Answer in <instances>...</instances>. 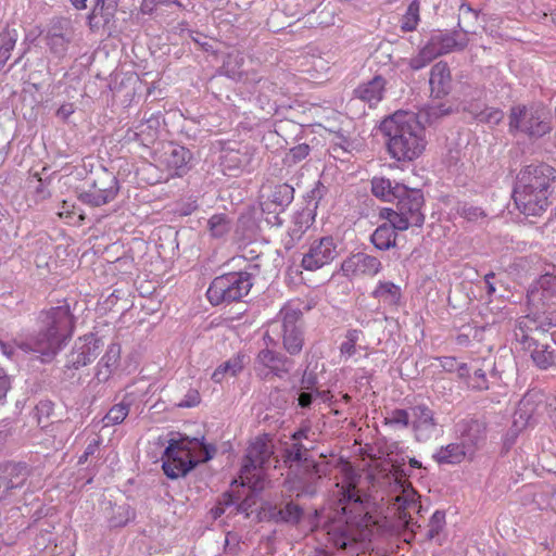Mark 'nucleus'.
Instances as JSON below:
<instances>
[{"mask_svg":"<svg viewBox=\"0 0 556 556\" xmlns=\"http://www.w3.org/2000/svg\"><path fill=\"white\" fill-rule=\"evenodd\" d=\"M387 151L397 162H410L426 148L425 127L412 112L396 111L380 124Z\"/></svg>","mask_w":556,"mask_h":556,"instance_id":"1","label":"nucleus"},{"mask_svg":"<svg viewBox=\"0 0 556 556\" xmlns=\"http://www.w3.org/2000/svg\"><path fill=\"white\" fill-rule=\"evenodd\" d=\"M556 179V170L546 163L523 166L516 176L513 199L526 216H539L551 202V184Z\"/></svg>","mask_w":556,"mask_h":556,"instance_id":"2","label":"nucleus"},{"mask_svg":"<svg viewBox=\"0 0 556 556\" xmlns=\"http://www.w3.org/2000/svg\"><path fill=\"white\" fill-rule=\"evenodd\" d=\"M40 329L29 338L26 345L39 353L42 359L51 361L68 342L75 329V317L67 300L62 304L42 311L39 316Z\"/></svg>","mask_w":556,"mask_h":556,"instance_id":"3","label":"nucleus"},{"mask_svg":"<svg viewBox=\"0 0 556 556\" xmlns=\"http://www.w3.org/2000/svg\"><path fill=\"white\" fill-rule=\"evenodd\" d=\"M549 111L543 104H516L510 106L508 114V132L513 136L520 132L529 139H540L552 130Z\"/></svg>","mask_w":556,"mask_h":556,"instance_id":"4","label":"nucleus"},{"mask_svg":"<svg viewBox=\"0 0 556 556\" xmlns=\"http://www.w3.org/2000/svg\"><path fill=\"white\" fill-rule=\"evenodd\" d=\"M253 287V274L248 269L230 271L215 277L206 291L208 302L214 305L240 302Z\"/></svg>","mask_w":556,"mask_h":556,"instance_id":"5","label":"nucleus"},{"mask_svg":"<svg viewBox=\"0 0 556 556\" xmlns=\"http://www.w3.org/2000/svg\"><path fill=\"white\" fill-rule=\"evenodd\" d=\"M466 35L467 33L465 31L464 36H459L458 30H435L431 33L418 54L409 59V67L413 71H419L441 55L465 50L469 42Z\"/></svg>","mask_w":556,"mask_h":556,"instance_id":"6","label":"nucleus"},{"mask_svg":"<svg viewBox=\"0 0 556 556\" xmlns=\"http://www.w3.org/2000/svg\"><path fill=\"white\" fill-rule=\"evenodd\" d=\"M191 443L188 437L168 441L162 457V469L168 479L186 477L199 465V460L191 454Z\"/></svg>","mask_w":556,"mask_h":556,"instance_id":"7","label":"nucleus"},{"mask_svg":"<svg viewBox=\"0 0 556 556\" xmlns=\"http://www.w3.org/2000/svg\"><path fill=\"white\" fill-rule=\"evenodd\" d=\"M119 191V182L114 173L101 168L92 175L87 190L78 193V200L91 207H98L112 202Z\"/></svg>","mask_w":556,"mask_h":556,"instance_id":"8","label":"nucleus"},{"mask_svg":"<svg viewBox=\"0 0 556 556\" xmlns=\"http://www.w3.org/2000/svg\"><path fill=\"white\" fill-rule=\"evenodd\" d=\"M281 339L285 351L291 355H299L304 346L303 313L300 308L286 306L280 311Z\"/></svg>","mask_w":556,"mask_h":556,"instance_id":"9","label":"nucleus"},{"mask_svg":"<svg viewBox=\"0 0 556 556\" xmlns=\"http://www.w3.org/2000/svg\"><path fill=\"white\" fill-rule=\"evenodd\" d=\"M394 203L402 215V218L397 220L401 231L408 229L409 226L421 227L424 225L425 214L421 208L425 204V198L420 189L405 186V191L399 193Z\"/></svg>","mask_w":556,"mask_h":556,"instance_id":"10","label":"nucleus"},{"mask_svg":"<svg viewBox=\"0 0 556 556\" xmlns=\"http://www.w3.org/2000/svg\"><path fill=\"white\" fill-rule=\"evenodd\" d=\"M268 189V194L261 203V210L265 215L267 224L280 227L283 224V219L280 215L292 203L294 199V188L283 182L269 186Z\"/></svg>","mask_w":556,"mask_h":556,"instance_id":"11","label":"nucleus"},{"mask_svg":"<svg viewBox=\"0 0 556 556\" xmlns=\"http://www.w3.org/2000/svg\"><path fill=\"white\" fill-rule=\"evenodd\" d=\"M320 479V465L315 460L304 465H299L294 469L290 467L286 484L288 485L289 491L295 493L296 497H313L317 493Z\"/></svg>","mask_w":556,"mask_h":556,"instance_id":"12","label":"nucleus"},{"mask_svg":"<svg viewBox=\"0 0 556 556\" xmlns=\"http://www.w3.org/2000/svg\"><path fill=\"white\" fill-rule=\"evenodd\" d=\"M75 37L76 30L70 18L54 17L48 25L45 41L54 56L63 59Z\"/></svg>","mask_w":556,"mask_h":556,"instance_id":"13","label":"nucleus"},{"mask_svg":"<svg viewBox=\"0 0 556 556\" xmlns=\"http://www.w3.org/2000/svg\"><path fill=\"white\" fill-rule=\"evenodd\" d=\"M339 256L338 244L333 237L326 236L314 240L303 254L301 266L305 270H317L330 264Z\"/></svg>","mask_w":556,"mask_h":556,"instance_id":"14","label":"nucleus"},{"mask_svg":"<svg viewBox=\"0 0 556 556\" xmlns=\"http://www.w3.org/2000/svg\"><path fill=\"white\" fill-rule=\"evenodd\" d=\"M155 161L173 172V175L182 177L191 168L192 153L173 141L163 142L161 150L155 154Z\"/></svg>","mask_w":556,"mask_h":556,"instance_id":"15","label":"nucleus"},{"mask_svg":"<svg viewBox=\"0 0 556 556\" xmlns=\"http://www.w3.org/2000/svg\"><path fill=\"white\" fill-rule=\"evenodd\" d=\"M104 342L96 333H87L75 341L67 355L66 367L78 369L90 364L102 352Z\"/></svg>","mask_w":556,"mask_h":556,"instance_id":"16","label":"nucleus"},{"mask_svg":"<svg viewBox=\"0 0 556 556\" xmlns=\"http://www.w3.org/2000/svg\"><path fill=\"white\" fill-rule=\"evenodd\" d=\"M455 430L458 441H460L471 454L484 443L486 438V422L483 419L470 416L460 419L456 424Z\"/></svg>","mask_w":556,"mask_h":556,"instance_id":"17","label":"nucleus"},{"mask_svg":"<svg viewBox=\"0 0 556 556\" xmlns=\"http://www.w3.org/2000/svg\"><path fill=\"white\" fill-rule=\"evenodd\" d=\"M410 427L418 442L429 441L438 431V420L434 412L427 404L410 407Z\"/></svg>","mask_w":556,"mask_h":556,"instance_id":"18","label":"nucleus"},{"mask_svg":"<svg viewBox=\"0 0 556 556\" xmlns=\"http://www.w3.org/2000/svg\"><path fill=\"white\" fill-rule=\"evenodd\" d=\"M294 366V362L286 354L271 349H262L255 358V369H268L264 375L267 378L269 374L278 378L287 376Z\"/></svg>","mask_w":556,"mask_h":556,"instance_id":"19","label":"nucleus"},{"mask_svg":"<svg viewBox=\"0 0 556 556\" xmlns=\"http://www.w3.org/2000/svg\"><path fill=\"white\" fill-rule=\"evenodd\" d=\"M262 509L265 519L275 523L298 526L304 516V509L292 501L280 505L266 503Z\"/></svg>","mask_w":556,"mask_h":556,"instance_id":"20","label":"nucleus"},{"mask_svg":"<svg viewBox=\"0 0 556 556\" xmlns=\"http://www.w3.org/2000/svg\"><path fill=\"white\" fill-rule=\"evenodd\" d=\"M161 117L162 115L160 113H152L149 117L144 115L135 129L127 131L126 138L128 140L138 141L143 147H151L159 138Z\"/></svg>","mask_w":556,"mask_h":556,"instance_id":"21","label":"nucleus"},{"mask_svg":"<svg viewBox=\"0 0 556 556\" xmlns=\"http://www.w3.org/2000/svg\"><path fill=\"white\" fill-rule=\"evenodd\" d=\"M382 265L381 262L372 255L364 252H357L345 258L341 264V270L344 275H377Z\"/></svg>","mask_w":556,"mask_h":556,"instance_id":"22","label":"nucleus"},{"mask_svg":"<svg viewBox=\"0 0 556 556\" xmlns=\"http://www.w3.org/2000/svg\"><path fill=\"white\" fill-rule=\"evenodd\" d=\"M328 535L337 548L349 549L357 543L359 531L356 523L338 520L329 526Z\"/></svg>","mask_w":556,"mask_h":556,"instance_id":"23","label":"nucleus"},{"mask_svg":"<svg viewBox=\"0 0 556 556\" xmlns=\"http://www.w3.org/2000/svg\"><path fill=\"white\" fill-rule=\"evenodd\" d=\"M254 152L255 150L249 146L224 150L222 155L224 170L228 172L231 176H236L237 173L244 170L251 165Z\"/></svg>","mask_w":556,"mask_h":556,"instance_id":"24","label":"nucleus"},{"mask_svg":"<svg viewBox=\"0 0 556 556\" xmlns=\"http://www.w3.org/2000/svg\"><path fill=\"white\" fill-rule=\"evenodd\" d=\"M397 483L401 489V493L395 497L394 505H396L399 519L406 528H408L413 519L408 510L417 507L419 496L407 480H403L401 478Z\"/></svg>","mask_w":556,"mask_h":556,"instance_id":"25","label":"nucleus"},{"mask_svg":"<svg viewBox=\"0 0 556 556\" xmlns=\"http://www.w3.org/2000/svg\"><path fill=\"white\" fill-rule=\"evenodd\" d=\"M273 454L271 447L263 439H256L247 450L242 473H250L257 468H264Z\"/></svg>","mask_w":556,"mask_h":556,"instance_id":"26","label":"nucleus"},{"mask_svg":"<svg viewBox=\"0 0 556 556\" xmlns=\"http://www.w3.org/2000/svg\"><path fill=\"white\" fill-rule=\"evenodd\" d=\"M386 85V78L376 75L370 80L359 84L353 90V96L355 99L368 103L369 108H374L383 99Z\"/></svg>","mask_w":556,"mask_h":556,"instance_id":"27","label":"nucleus"},{"mask_svg":"<svg viewBox=\"0 0 556 556\" xmlns=\"http://www.w3.org/2000/svg\"><path fill=\"white\" fill-rule=\"evenodd\" d=\"M429 85L431 96L435 99H442L451 92L452 76L446 62L440 61L431 67Z\"/></svg>","mask_w":556,"mask_h":556,"instance_id":"28","label":"nucleus"},{"mask_svg":"<svg viewBox=\"0 0 556 556\" xmlns=\"http://www.w3.org/2000/svg\"><path fill=\"white\" fill-rule=\"evenodd\" d=\"M530 353L534 365L542 369L556 368V346L551 340L536 339L530 349H526Z\"/></svg>","mask_w":556,"mask_h":556,"instance_id":"29","label":"nucleus"},{"mask_svg":"<svg viewBox=\"0 0 556 556\" xmlns=\"http://www.w3.org/2000/svg\"><path fill=\"white\" fill-rule=\"evenodd\" d=\"M371 193L384 202H394L399 193L405 191V185L386 177H374L370 180Z\"/></svg>","mask_w":556,"mask_h":556,"instance_id":"30","label":"nucleus"},{"mask_svg":"<svg viewBox=\"0 0 556 556\" xmlns=\"http://www.w3.org/2000/svg\"><path fill=\"white\" fill-rule=\"evenodd\" d=\"M401 231L397 223L379 225L370 236V242L377 250L388 251L396 247L397 232Z\"/></svg>","mask_w":556,"mask_h":556,"instance_id":"31","label":"nucleus"},{"mask_svg":"<svg viewBox=\"0 0 556 556\" xmlns=\"http://www.w3.org/2000/svg\"><path fill=\"white\" fill-rule=\"evenodd\" d=\"M538 393H527L518 403L517 409L514 414V424L521 427H526L531 424L534 415L542 402L536 401Z\"/></svg>","mask_w":556,"mask_h":556,"instance_id":"32","label":"nucleus"},{"mask_svg":"<svg viewBox=\"0 0 556 556\" xmlns=\"http://www.w3.org/2000/svg\"><path fill=\"white\" fill-rule=\"evenodd\" d=\"M515 338L522 345V349H530L531 344L540 338L535 319L529 316L520 317L515 326Z\"/></svg>","mask_w":556,"mask_h":556,"instance_id":"33","label":"nucleus"},{"mask_svg":"<svg viewBox=\"0 0 556 556\" xmlns=\"http://www.w3.org/2000/svg\"><path fill=\"white\" fill-rule=\"evenodd\" d=\"M312 448V446L307 447L302 442L286 443L282 450V457L285 463H295L296 466H299L315 462L311 455Z\"/></svg>","mask_w":556,"mask_h":556,"instance_id":"34","label":"nucleus"},{"mask_svg":"<svg viewBox=\"0 0 556 556\" xmlns=\"http://www.w3.org/2000/svg\"><path fill=\"white\" fill-rule=\"evenodd\" d=\"M467 455L472 454L469 453V450L459 441L458 443H451L445 447H441L433 457L439 464H458Z\"/></svg>","mask_w":556,"mask_h":556,"instance_id":"35","label":"nucleus"},{"mask_svg":"<svg viewBox=\"0 0 556 556\" xmlns=\"http://www.w3.org/2000/svg\"><path fill=\"white\" fill-rule=\"evenodd\" d=\"M314 219L315 215L313 214V210L311 207H305L294 215L293 226L289 229L288 232L292 244L302 238L303 233L309 228Z\"/></svg>","mask_w":556,"mask_h":556,"instance_id":"36","label":"nucleus"},{"mask_svg":"<svg viewBox=\"0 0 556 556\" xmlns=\"http://www.w3.org/2000/svg\"><path fill=\"white\" fill-rule=\"evenodd\" d=\"M131 400L125 395L121 403L113 405L102 421L104 426H115L122 424L129 414Z\"/></svg>","mask_w":556,"mask_h":556,"instance_id":"37","label":"nucleus"},{"mask_svg":"<svg viewBox=\"0 0 556 556\" xmlns=\"http://www.w3.org/2000/svg\"><path fill=\"white\" fill-rule=\"evenodd\" d=\"M117 11V2L114 0H94L91 13L88 15L89 24L92 27L93 20L101 16L104 24H108Z\"/></svg>","mask_w":556,"mask_h":556,"instance_id":"38","label":"nucleus"},{"mask_svg":"<svg viewBox=\"0 0 556 556\" xmlns=\"http://www.w3.org/2000/svg\"><path fill=\"white\" fill-rule=\"evenodd\" d=\"M243 368V356L237 355L220 364L212 374L211 379L222 383L226 375L236 376Z\"/></svg>","mask_w":556,"mask_h":556,"instance_id":"39","label":"nucleus"},{"mask_svg":"<svg viewBox=\"0 0 556 556\" xmlns=\"http://www.w3.org/2000/svg\"><path fill=\"white\" fill-rule=\"evenodd\" d=\"M231 222L226 214H214L207 220V230L211 237L222 239L229 233Z\"/></svg>","mask_w":556,"mask_h":556,"instance_id":"40","label":"nucleus"},{"mask_svg":"<svg viewBox=\"0 0 556 556\" xmlns=\"http://www.w3.org/2000/svg\"><path fill=\"white\" fill-rule=\"evenodd\" d=\"M420 2L418 0H413L407 9L405 14L402 16L400 21V28L403 33H410L416 30L419 22H420Z\"/></svg>","mask_w":556,"mask_h":556,"instance_id":"41","label":"nucleus"},{"mask_svg":"<svg viewBox=\"0 0 556 556\" xmlns=\"http://www.w3.org/2000/svg\"><path fill=\"white\" fill-rule=\"evenodd\" d=\"M372 296L376 299H382L389 304L396 305L401 299V289L393 282H379L377 288L372 291Z\"/></svg>","mask_w":556,"mask_h":556,"instance_id":"42","label":"nucleus"},{"mask_svg":"<svg viewBox=\"0 0 556 556\" xmlns=\"http://www.w3.org/2000/svg\"><path fill=\"white\" fill-rule=\"evenodd\" d=\"M551 267L552 271H546L538 279V286L546 301H553L556 298V266L552 265Z\"/></svg>","mask_w":556,"mask_h":556,"instance_id":"43","label":"nucleus"},{"mask_svg":"<svg viewBox=\"0 0 556 556\" xmlns=\"http://www.w3.org/2000/svg\"><path fill=\"white\" fill-rule=\"evenodd\" d=\"M3 473L14 480L15 484L24 486L30 475V469L26 463H8L4 465Z\"/></svg>","mask_w":556,"mask_h":556,"instance_id":"44","label":"nucleus"},{"mask_svg":"<svg viewBox=\"0 0 556 556\" xmlns=\"http://www.w3.org/2000/svg\"><path fill=\"white\" fill-rule=\"evenodd\" d=\"M17 41V33L15 29H8L0 35V70L4 66L11 56V52Z\"/></svg>","mask_w":556,"mask_h":556,"instance_id":"45","label":"nucleus"},{"mask_svg":"<svg viewBox=\"0 0 556 556\" xmlns=\"http://www.w3.org/2000/svg\"><path fill=\"white\" fill-rule=\"evenodd\" d=\"M135 518V511L128 504L115 506L113 515L110 517V527L121 528L126 526L131 519Z\"/></svg>","mask_w":556,"mask_h":556,"instance_id":"46","label":"nucleus"},{"mask_svg":"<svg viewBox=\"0 0 556 556\" xmlns=\"http://www.w3.org/2000/svg\"><path fill=\"white\" fill-rule=\"evenodd\" d=\"M311 152V147L306 143H300L293 148H291L283 157V163L288 166H293L301 161H303L306 156H308Z\"/></svg>","mask_w":556,"mask_h":556,"instance_id":"47","label":"nucleus"},{"mask_svg":"<svg viewBox=\"0 0 556 556\" xmlns=\"http://www.w3.org/2000/svg\"><path fill=\"white\" fill-rule=\"evenodd\" d=\"M410 409L395 408L391 410L389 416L384 418V424L390 426H397L401 428H407L410 426Z\"/></svg>","mask_w":556,"mask_h":556,"instance_id":"48","label":"nucleus"},{"mask_svg":"<svg viewBox=\"0 0 556 556\" xmlns=\"http://www.w3.org/2000/svg\"><path fill=\"white\" fill-rule=\"evenodd\" d=\"M341 502L343 503L342 510L346 514L348 508L352 506L351 511L355 510L358 515L362 513L363 501L361 495L354 489H348L343 492Z\"/></svg>","mask_w":556,"mask_h":556,"instance_id":"49","label":"nucleus"},{"mask_svg":"<svg viewBox=\"0 0 556 556\" xmlns=\"http://www.w3.org/2000/svg\"><path fill=\"white\" fill-rule=\"evenodd\" d=\"M327 191V187L318 180L315 182L314 188L305 194L306 207H311L314 215L319 201L326 195Z\"/></svg>","mask_w":556,"mask_h":556,"instance_id":"50","label":"nucleus"},{"mask_svg":"<svg viewBox=\"0 0 556 556\" xmlns=\"http://www.w3.org/2000/svg\"><path fill=\"white\" fill-rule=\"evenodd\" d=\"M121 357V345L112 343L108 346L105 354L100 359L99 364L114 371L117 367Z\"/></svg>","mask_w":556,"mask_h":556,"instance_id":"51","label":"nucleus"},{"mask_svg":"<svg viewBox=\"0 0 556 556\" xmlns=\"http://www.w3.org/2000/svg\"><path fill=\"white\" fill-rule=\"evenodd\" d=\"M478 123L488 124L490 126H496L505 117L504 112L501 109L492 108V106H484L482 113L479 115Z\"/></svg>","mask_w":556,"mask_h":556,"instance_id":"52","label":"nucleus"},{"mask_svg":"<svg viewBox=\"0 0 556 556\" xmlns=\"http://www.w3.org/2000/svg\"><path fill=\"white\" fill-rule=\"evenodd\" d=\"M445 526V513L442 510H435L431 516L428 525L427 538L433 540L440 534Z\"/></svg>","mask_w":556,"mask_h":556,"instance_id":"53","label":"nucleus"},{"mask_svg":"<svg viewBox=\"0 0 556 556\" xmlns=\"http://www.w3.org/2000/svg\"><path fill=\"white\" fill-rule=\"evenodd\" d=\"M362 334V331L358 329H350L346 332L345 341L341 343L340 351L342 354H346L349 356H352L355 354V345Z\"/></svg>","mask_w":556,"mask_h":556,"instance_id":"54","label":"nucleus"},{"mask_svg":"<svg viewBox=\"0 0 556 556\" xmlns=\"http://www.w3.org/2000/svg\"><path fill=\"white\" fill-rule=\"evenodd\" d=\"M190 441H192L191 445L202 446V456H201V459H198L199 464L208 462L215 456V454L217 452L216 446L213 444L204 443V437L192 438V439H190Z\"/></svg>","mask_w":556,"mask_h":556,"instance_id":"55","label":"nucleus"},{"mask_svg":"<svg viewBox=\"0 0 556 556\" xmlns=\"http://www.w3.org/2000/svg\"><path fill=\"white\" fill-rule=\"evenodd\" d=\"M172 3L176 4L179 8L182 7L179 0H142L140 11L142 14L151 15L156 7L169 5Z\"/></svg>","mask_w":556,"mask_h":556,"instance_id":"56","label":"nucleus"},{"mask_svg":"<svg viewBox=\"0 0 556 556\" xmlns=\"http://www.w3.org/2000/svg\"><path fill=\"white\" fill-rule=\"evenodd\" d=\"M458 214L467 219L468 222H476L479 218L485 217V214L481 207L464 204L458 207Z\"/></svg>","mask_w":556,"mask_h":556,"instance_id":"57","label":"nucleus"},{"mask_svg":"<svg viewBox=\"0 0 556 556\" xmlns=\"http://www.w3.org/2000/svg\"><path fill=\"white\" fill-rule=\"evenodd\" d=\"M469 387L477 391H484L489 389L486 374L483 369L478 368L473 371V376L468 382Z\"/></svg>","mask_w":556,"mask_h":556,"instance_id":"58","label":"nucleus"},{"mask_svg":"<svg viewBox=\"0 0 556 556\" xmlns=\"http://www.w3.org/2000/svg\"><path fill=\"white\" fill-rule=\"evenodd\" d=\"M199 208L198 202L194 199H187L177 204L176 213L180 216L191 215Z\"/></svg>","mask_w":556,"mask_h":556,"instance_id":"59","label":"nucleus"},{"mask_svg":"<svg viewBox=\"0 0 556 556\" xmlns=\"http://www.w3.org/2000/svg\"><path fill=\"white\" fill-rule=\"evenodd\" d=\"M481 333L476 327H471L469 325L463 326L460 333L457 336L456 341L458 344H468L470 338H478Z\"/></svg>","mask_w":556,"mask_h":556,"instance_id":"60","label":"nucleus"},{"mask_svg":"<svg viewBox=\"0 0 556 556\" xmlns=\"http://www.w3.org/2000/svg\"><path fill=\"white\" fill-rule=\"evenodd\" d=\"M315 399V390L301 389L298 394V405L301 408H309Z\"/></svg>","mask_w":556,"mask_h":556,"instance_id":"61","label":"nucleus"},{"mask_svg":"<svg viewBox=\"0 0 556 556\" xmlns=\"http://www.w3.org/2000/svg\"><path fill=\"white\" fill-rule=\"evenodd\" d=\"M318 379L315 372L305 370L301 379V389L304 390H316Z\"/></svg>","mask_w":556,"mask_h":556,"instance_id":"62","label":"nucleus"},{"mask_svg":"<svg viewBox=\"0 0 556 556\" xmlns=\"http://www.w3.org/2000/svg\"><path fill=\"white\" fill-rule=\"evenodd\" d=\"M380 218L386 219L387 224H396L400 218H402V215L400 214V210H393L389 207H384L380 210L379 213Z\"/></svg>","mask_w":556,"mask_h":556,"instance_id":"63","label":"nucleus"},{"mask_svg":"<svg viewBox=\"0 0 556 556\" xmlns=\"http://www.w3.org/2000/svg\"><path fill=\"white\" fill-rule=\"evenodd\" d=\"M534 319H535V324H536V329L540 331V338L549 340V336H547L546 333L554 326L553 323L551 320H547L546 317L543 319H541V318H534Z\"/></svg>","mask_w":556,"mask_h":556,"instance_id":"64","label":"nucleus"}]
</instances>
